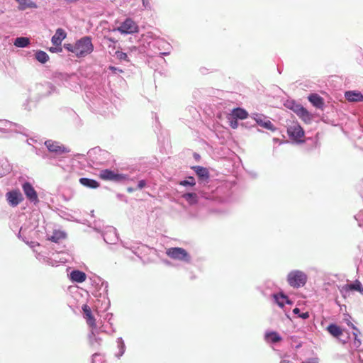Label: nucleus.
<instances>
[{"label": "nucleus", "mask_w": 363, "mask_h": 363, "mask_svg": "<svg viewBox=\"0 0 363 363\" xmlns=\"http://www.w3.org/2000/svg\"><path fill=\"white\" fill-rule=\"evenodd\" d=\"M167 255L176 260L183 261L185 262H191V257L188 252L182 247H170L166 250Z\"/></svg>", "instance_id": "nucleus-3"}, {"label": "nucleus", "mask_w": 363, "mask_h": 363, "mask_svg": "<svg viewBox=\"0 0 363 363\" xmlns=\"http://www.w3.org/2000/svg\"><path fill=\"white\" fill-rule=\"evenodd\" d=\"M62 48L60 45V46L55 45V47H51L49 48V51L52 53L60 52H62Z\"/></svg>", "instance_id": "nucleus-31"}, {"label": "nucleus", "mask_w": 363, "mask_h": 363, "mask_svg": "<svg viewBox=\"0 0 363 363\" xmlns=\"http://www.w3.org/2000/svg\"><path fill=\"white\" fill-rule=\"evenodd\" d=\"M287 133L292 140L301 142L304 136L302 127L297 123H292L287 128Z\"/></svg>", "instance_id": "nucleus-4"}, {"label": "nucleus", "mask_w": 363, "mask_h": 363, "mask_svg": "<svg viewBox=\"0 0 363 363\" xmlns=\"http://www.w3.org/2000/svg\"><path fill=\"white\" fill-rule=\"evenodd\" d=\"M194 157L196 159V160H199L200 158V155L199 154H196L195 153L194 154Z\"/></svg>", "instance_id": "nucleus-37"}, {"label": "nucleus", "mask_w": 363, "mask_h": 363, "mask_svg": "<svg viewBox=\"0 0 363 363\" xmlns=\"http://www.w3.org/2000/svg\"><path fill=\"white\" fill-rule=\"evenodd\" d=\"M344 289L345 291H352L355 290L363 294V287L361 282L358 280H356L354 283L350 284H346L344 286Z\"/></svg>", "instance_id": "nucleus-19"}, {"label": "nucleus", "mask_w": 363, "mask_h": 363, "mask_svg": "<svg viewBox=\"0 0 363 363\" xmlns=\"http://www.w3.org/2000/svg\"><path fill=\"white\" fill-rule=\"evenodd\" d=\"M193 169L196 173L199 179L202 180H207L209 177V173L206 168L201 166L193 167Z\"/></svg>", "instance_id": "nucleus-13"}, {"label": "nucleus", "mask_w": 363, "mask_h": 363, "mask_svg": "<svg viewBox=\"0 0 363 363\" xmlns=\"http://www.w3.org/2000/svg\"><path fill=\"white\" fill-rule=\"evenodd\" d=\"M274 298L281 307H283L285 303H290L288 297L282 294L274 295Z\"/></svg>", "instance_id": "nucleus-23"}, {"label": "nucleus", "mask_w": 363, "mask_h": 363, "mask_svg": "<svg viewBox=\"0 0 363 363\" xmlns=\"http://www.w3.org/2000/svg\"><path fill=\"white\" fill-rule=\"evenodd\" d=\"M230 125L232 128L233 129H235L238 128V121L237 119H233L231 121H230Z\"/></svg>", "instance_id": "nucleus-32"}, {"label": "nucleus", "mask_w": 363, "mask_h": 363, "mask_svg": "<svg viewBox=\"0 0 363 363\" xmlns=\"http://www.w3.org/2000/svg\"><path fill=\"white\" fill-rule=\"evenodd\" d=\"M64 48L69 52L74 53L77 57H84L94 50V45L91 38L85 36L77 40L74 44L67 43Z\"/></svg>", "instance_id": "nucleus-1"}, {"label": "nucleus", "mask_w": 363, "mask_h": 363, "mask_svg": "<svg viewBox=\"0 0 363 363\" xmlns=\"http://www.w3.org/2000/svg\"><path fill=\"white\" fill-rule=\"evenodd\" d=\"M6 197L9 205L13 207L17 206L23 200V195L18 189L7 192Z\"/></svg>", "instance_id": "nucleus-8"}, {"label": "nucleus", "mask_w": 363, "mask_h": 363, "mask_svg": "<svg viewBox=\"0 0 363 363\" xmlns=\"http://www.w3.org/2000/svg\"><path fill=\"white\" fill-rule=\"evenodd\" d=\"M195 180H194V178L192 177H189L188 178V179L186 180H184V181H182L179 182V184L182 185V186H187V185H189V186H194L195 185Z\"/></svg>", "instance_id": "nucleus-27"}, {"label": "nucleus", "mask_w": 363, "mask_h": 363, "mask_svg": "<svg viewBox=\"0 0 363 363\" xmlns=\"http://www.w3.org/2000/svg\"><path fill=\"white\" fill-rule=\"evenodd\" d=\"M345 99L350 102H359L363 101V95L357 91H348L345 94Z\"/></svg>", "instance_id": "nucleus-11"}, {"label": "nucleus", "mask_w": 363, "mask_h": 363, "mask_svg": "<svg viewBox=\"0 0 363 363\" xmlns=\"http://www.w3.org/2000/svg\"><path fill=\"white\" fill-rule=\"evenodd\" d=\"M308 100L317 108H322L324 105L323 99L316 94H311L308 96Z\"/></svg>", "instance_id": "nucleus-14"}, {"label": "nucleus", "mask_w": 363, "mask_h": 363, "mask_svg": "<svg viewBox=\"0 0 363 363\" xmlns=\"http://www.w3.org/2000/svg\"><path fill=\"white\" fill-rule=\"evenodd\" d=\"M71 279L77 283H82L86 280V274L79 270H74L70 274Z\"/></svg>", "instance_id": "nucleus-12"}, {"label": "nucleus", "mask_w": 363, "mask_h": 363, "mask_svg": "<svg viewBox=\"0 0 363 363\" xmlns=\"http://www.w3.org/2000/svg\"><path fill=\"white\" fill-rule=\"evenodd\" d=\"M82 310H83L84 313L86 318H93L92 315H91V308L88 305H86V304L83 305Z\"/></svg>", "instance_id": "nucleus-29"}, {"label": "nucleus", "mask_w": 363, "mask_h": 363, "mask_svg": "<svg viewBox=\"0 0 363 363\" xmlns=\"http://www.w3.org/2000/svg\"><path fill=\"white\" fill-rule=\"evenodd\" d=\"M261 125L268 130L274 131L275 130L274 125L272 123L271 121H267V122H264L261 124Z\"/></svg>", "instance_id": "nucleus-30"}, {"label": "nucleus", "mask_w": 363, "mask_h": 363, "mask_svg": "<svg viewBox=\"0 0 363 363\" xmlns=\"http://www.w3.org/2000/svg\"><path fill=\"white\" fill-rule=\"evenodd\" d=\"M110 69L113 70V71H116V67H110Z\"/></svg>", "instance_id": "nucleus-39"}, {"label": "nucleus", "mask_w": 363, "mask_h": 363, "mask_svg": "<svg viewBox=\"0 0 363 363\" xmlns=\"http://www.w3.org/2000/svg\"><path fill=\"white\" fill-rule=\"evenodd\" d=\"M294 111L296 114L301 118L304 121L311 120L310 114L308 111L302 106H297Z\"/></svg>", "instance_id": "nucleus-17"}, {"label": "nucleus", "mask_w": 363, "mask_h": 363, "mask_svg": "<svg viewBox=\"0 0 363 363\" xmlns=\"http://www.w3.org/2000/svg\"><path fill=\"white\" fill-rule=\"evenodd\" d=\"M87 323L92 330V333L94 331L102 330L101 328V319H87Z\"/></svg>", "instance_id": "nucleus-20"}, {"label": "nucleus", "mask_w": 363, "mask_h": 363, "mask_svg": "<svg viewBox=\"0 0 363 363\" xmlns=\"http://www.w3.org/2000/svg\"><path fill=\"white\" fill-rule=\"evenodd\" d=\"M116 57L120 60H125L127 62H129L130 60L128 59V57L126 53L121 52V51H116Z\"/></svg>", "instance_id": "nucleus-28"}, {"label": "nucleus", "mask_w": 363, "mask_h": 363, "mask_svg": "<svg viewBox=\"0 0 363 363\" xmlns=\"http://www.w3.org/2000/svg\"><path fill=\"white\" fill-rule=\"evenodd\" d=\"M143 1V5L147 8V7H150V2H149V0H142Z\"/></svg>", "instance_id": "nucleus-34"}, {"label": "nucleus", "mask_w": 363, "mask_h": 363, "mask_svg": "<svg viewBox=\"0 0 363 363\" xmlns=\"http://www.w3.org/2000/svg\"><path fill=\"white\" fill-rule=\"evenodd\" d=\"M146 185V182L145 180H140L139 182H138V189H143V187H145Z\"/></svg>", "instance_id": "nucleus-33"}, {"label": "nucleus", "mask_w": 363, "mask_h": 363, "mask_svg": "<svg viewBox=\"0 0 363 363\" xmlns=\"http://www.w3.org/2000/svg\"><path fill=\"white\" fill-rule=\"evenodd\" d=\"M133 190H134V189H133V188H128V192H133Z\"/></svg>", "instance_id": "nucleus-38"}, {"label": "nucleus", "mask_w": 363, "mask_h": 363, "mask_svg": "<svg viewBox=\"0 0 363 363\" xmlns=\"http://www.w3.org/2000/svg\"><path fill=\"white\" fill-rule=\"evenodd\" d=\"M117 30L123 34H131L138 32V26L131 18H126Z\"/></svg>", "instance_id": "nucleus-6"}, {"label": "nucleus", "mask_w": 363, "mask_h": 363, "mask_svg": "<svg viewBox=\"0 0 363 363\" xmlns=\"http://www.w3.org/2000/svg\"><path fill=\"white\" fill-rule=\"evenodd\" d=\"M328 331L334 337H338L342 334V330L335 324H330L327 328Z\"/></svg>", "instance_id": "nucleus-21"}, {"label": "nucleus", "mask_w": 363, "mask_h": 363, "mask_svg": "<svg viewBox=\"0 0 363 363\" xmlns=\"http://www.w3.org/2000/svg\"><path fill=\"white\" fill-rule=\"evenodd\" d=\"M45 145L50 152L57 155H60L69 152V150L65 146L61 145L59 142L52 140H48L45 142Z\"/></svg>", "instance_id": "nucleus-5"}, {"label": "nucleus", "mask_w": 363, "mask_h": 363, "mask_svg": "<svg viewBox=\"0 0 363 363\" xmlns=\"http://www.w3.org/2000/svg\"><path fill=\"white\" fill-rule=\"evenodd\" d=\"M308 277L302 271L294 270L289 273L287 281L294 288L303 287L307 282Z\"/></svg>", "instance_id": "nucleus-2"}, {"label": "nucleus", "mask_w": 363, "mask_h": 363, "mask_svg": "<svg viewBox=\"0 0 363 363\" xmlns=\"http://www.w3.org/2000/svg\"><path fill=\"white\" fill-rule=\"evenodd\" d=\"M232 116L234 119L244 120L248 117V113L243 108H236L233 110Z\"/></svg>", "instance_id": "nucleus-15"}, {"label": "nucleus", "mask_w": 363, "mask_h": 363, "mask_svg": "<svg viewBox=\"0 0 363 363\" xmlns=\"http://www.w3.org/2000/svg\"><path fill=\"white\" fill-rule=\"evenodd\" d=\"M293 312L296 314L299 312V309L298 308H295L294 310H293Z\"/></svg>", "instance_id": "nucleus-36"}, {"label": "nucleus", "mask_w": 363, "mask_h": 363, "mask_svg": "<svg viewBox=\"0 0 363 363\" xmlns=\"http://www.w3.org/2000/svg\"><path fill=\"white\" fill-rule=\"evenodd\" d=\"M265 339L269 342L276 343L281 340L280 335L276 332L267 333L265 335Z\"/></svg>", "instance_id": "nucleus-22"}, {"label": "nucleus", "mask_w": 363, "mask_h": 363, "mask_svg": "<svg viewBox=\"0 0 363 363\" xmlns=\"http://www.w3.org/2000/svg\"><path fill=\"white\" fill-rule=\"evenodd\" d=\"M30 43V40L28 38L26 37H19L15 40L14 45L18 48H25L27 47Z\"/></svg>", "instance_id": "nucleus-24"}, {"label": "nucleus", "mask_w": 363, "mask_h": 363, "mask_svg": "<svg viewBox=\"0 0 363 363\" xmlns=\"http://www.w3.org/2000/svg\"><path fill=\"white\" fill-rule=\"evenodd\" d=\"M79 182L84 186L96 189L99 186V183L94 179H88V178H81L79 179Z\"/></svg>", "instance_id": "nucleus-18"}, {"label": "nucleus", "mask_w": 363, "mask_h": 363, "mask_svg": "<svg viewBox=\"0 0 363 363\" xmlns=\"http://www.w3.org/2000/svg\"><path fill=\"white\" fill-rule=\"evenodd\" d=\"M308 317H309V314L308 312L303 313L301 315H299V318H308Z\"/></svg>", "instance_id": "nucleus-35"}, {"label": "nucleus", "mask_w": 363, "mask_h": 363, "mask_svg": "<svg viewBox=\"0 0 363 363\" xmlns=\"http://www.w3.org/2000/svg\"><path fill=\"white\" fill-rule=\"evenodd\" d=\"M67 37L66 32L62 28H57L55 35L52 37L51 41L55 46H61L62 42Z\"/></svg>", "instance_id": "nucleus-10"}, {"label": "nucleus", "mask_w": 363, "mask_h": 363, "mask_svg": "<svg viewBox=\"0 0 363 363\" xmlns=\"http://www.w3.org/2000/svg\"><path fill=\"white\" fill-rule=\"evenodd\" d=\"M182 196L191 205L195 204L198 201V196L195 193H186Z\"/></svg>", "instance_id": "nucleus-25"}, {"label": "nucleus", "mask_w": 363, "mask_h": 363, "mask_svg": "<svg viewBox=\"0 0 363 363\" xmlns=\"http://www.w3.org/2000/svg\"><path fill=\"white\" fill-rule=\"evenodd\" d=\"M99 177L103 180L114 182H121L126 179L125 175L115 173L113 171L108 169L101 170Z\"/></svg>", "instance_id": "nucleus-7"}, {"label": "nucleus", "mask_w": 363, "mask_h": 363, "mask_svg": "<svg viewBox=\"0 0 363 363\" xmlns=\"http://www.w3.org/2000/svg\"><path fill=\"white\" fill-rule=\"evenodd\" d=\"M18 3V9L25 10L26 9H36L37 4L30 0H16Z\"/></svg>", "instance_id": "nucleus-16"}, {"label": "nucleus", "mask_w": 363, "mask_h": 363, "mask_svg": "<svg viewBox=\"0 0 363 363\" xmlns=\"http://www.w3.org/2000/svg\"><path fill=\"white\" fill-rule=\"evenodd\" d=\"M35 58L38 62L45 63L48 61L49 56L45 52L39 50L35 53Z\"/></svg>", "instance_id": "nucleus-26"}, {"label": "nucleus", "mask_w": 363, "mask_h": 363, "mask_svg": "<svg viewBox=\"0 0 363 363\" xmlns=\"http://www.w3.org/2000/svg\"><path fill=\"white\" fill-rule=\"evenodd\" d=\"M23 190L26 197L31 201H38V195L36 191L29 182L23 184Z\"/></svg>", "instance_id": "nucleus-9"}]
</instances>
